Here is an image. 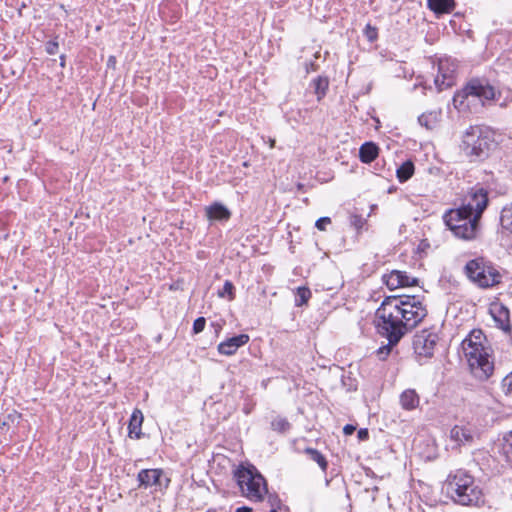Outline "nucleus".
Instances as JSON below:
<instances>
[{"instance_id": "1", "label": "nucleus", "mask_w": 512, "mask_h": 512, "mask_svg": "<svg viewBox=\"0 0 512 512\" xmlns=\"http://www.w3.org/2000/svg\"><path fill=\"white\" fill-rule=\"evenodd\" d=\"M416 296H406L405 300L387 297L376 310L377 331L397 345L401 338L416 327Z\"/></svg>"}, {"instance_id": "2", "label": "nucleus", "mask_w": 512, "mask_h": 512, "mask_svg": "<svg viewBox=\"0 0 512 512\" xmlns=\"http://www.w3.org/2000/svg\"><path fill=\"white\" fill-rule=\"evenodd\" d=\"M488 191L483 187H473L457 209L448 211L444 221L453 234L464 240L476 237L479 220L488 205Z\"/></svg>"}, {"instance_id": "3", "label": "nucleus", "mask_w": 512, "mask_h": 512, "mask_svg": "<svg viewBox=\"0 0 512 512\" xmlns=\"http://www.w3.org/2000/svg\"><path fill=\"white\" fill-rule=\"evenodd\" d=\"M486 338L481 330H473L462 341L461 347L471 373L479 380H487L494 371L491 349L484 345Z\"/></svg>"}, {"instance_id": "4", "label": "nucleus", "mask_w": 512, "mask_h": 512, "mask_svg": "<svg viewBox=\"0 0 512 512\" xmlns=\"http://www.w3.org/2000/svg\"><path fill=\"white\" fill-rule=\"evenodd\" d=\"M445 489L451 499L463 506H479L484 503V495L474 478L463 470L449 474Z\"/></svg>"}, {"instance_id": "5", "label": "nucleus", "mask_w": 512, "mask_h": 512, "mask_svg": "<svg viewBox=\"0 0 512 512\" xmlns=\"http://www.w3.org/2000/svg\"><path fill=\"white\" fill-rule=\"evenodd\" d=\"M233 479L236 481L242 494L253 502H262L268 493V484L260 471L251 463H240L233 470Z\"/></svg>"}, {"instance_id": "6", "label": "nucleus", "mask_w": 512, "mask_h": 512, "mask_svg": "<svg viewBox=\"0 0 512 512\" xmlns=\"http://www.w3.org/2000/svg\"><path fill=\"white\" fill-rule=\"evenodd\" d=\"M493 146V134L487 127L471 126L463 135L462 149L472 160L486 158Z\"/></svg>"}, {"instance_id": "7", "label": "nucleus", "mask_w": 512, "mask_h": 512, "mask_svg": "<svg viewBox=\"0 0 512 512\" xmlns=\"http://www.w3.org/2000/svg\"><path fill=\"white\" fill-rule=\"evenodd\" d=\"M497 94L500 95L487 80L475 78L454 95L453 105L458 110H466L469 108L470 98H478L484 104L485 101L496 99Z\"/></svg>"}, {"instance_id": "8", "label": "nucleus", "mask_w": 512, "mask_h": 512, "mask_svg": "<svg viewBox=\"0 0 512 512\" xmlns=\"http://www.w3.org/2000/svg\"><path fill=\"white\" fill-rule=\"evenodd\" d=\"M467 277L481 288H489L500 283L501 275L496 268L483 258L470 260L465 266Z\"/></svg>"}, {"instance_id": "9", "label": "nucleus", "mask_w": 512, "mask_h": 512, "mask_svg": "<svg viewBox=\"0 0 512 512\" xmlns=\"http://www.w3.org/2000/svg\"><path fill=\"white\" fill-rule=\"evenodd\" d=\"M426 64H432L433 72L431 76L438 91H442L454 85L457 73V63L455 60L444 58L439 59L436 63L435 61L427 59Z\"/></svg>"}, {"instance_id": "10", "label": "nucleus", "mask_w": 512, "mask_h": 512, "mask_svg": "<svg viewBox=\"0 0 512 512\" xmlns=\"http://www.w3.org/2000/svg\"><path fill=\"white\" fill-rule=\"evenodd\" d=\"M138 488H152L154 492H164L168 489L171 479L161 468L142 469L137 474Z\"/></svg>"}, {"instance_id": "11", "label": "nucleus", "mask_w": 512, "mask_h": 512, "mask_svg": "<svg viewBox=\"0 0 512 512\" xmlns=\"http://www.w3.org/2000/svg\"><path fill=\"white\" fill-rule=\"evenodd\" d=\"M250 340V337L248 334L242 333L238 335H234L225 341L221 342L217 350L219 354L226 355V356H232L234 355L237 350L247 344Z\"/></svg>"}, {"instance_id": "12", "label": "nucleus", "mask_w": 512, "mask_h": 512, "mask_svg": "<svg viewBox=\"0 0 512 512\" xmlns=\"http://www.w3.org/2000/svg\"><path fill=\"white\" fill-rule=\"evenodd\" d=\"M382 280L390 290L405 286H416V278L410 279L405 272L398 270H393L389 274H384Z\"/></svg>"}, {"instance_id": "13", "label": "nucleus", "mask_w": 512, "mask_h": 512, "mask_svg": "<svg viewBox=\"0 0 512 512\" xmlns=\"http://www.w3.org/2000/svg\"><path fill=\"white\" fill-rule=\"evenodd\" d=\"M205 216L213 222L226 223L230 220L232 213L223 203L215 201L205 208Z\"/></svg>"}, {"instance_id": "14", "label": "nucleus", "mask_w": 512, "mask_h": 512, "mask_svg": "<svg viewBox=\"0 0 512 512\" xmlns=\"http://www.w3.org/2000/svg\"><path fill=\"white\" fill-rule=\"evenodd\" d=\"M478 436L477 430L472 425H455L450 432L452 440L458 444H472Z\"/></svg>"}, {"instance_id": "15", "label": "nucleus", "mask_w": 512, "mask_h": 512, "mask_svg": "<svg viewBox=\"0 0 512 512\" xmlns=\"http://www.w3.org/2000/svg\"><path fill=\"white\" fill-rule=\"evenodd\" d=\"M143 421L144 415L142 411L139 408H135L128 422L129 438L139 440L145 437V433L142 432Z\"/></svg>"}, {"instance_id": "16", "label": "nucleus", "mask_w": 512, "mask_h": 512, "mask_svg": "<svg viewBox=\"0 0 512 512\" xmlns=\"http://www.w3.org/2000/svg\"><path fill=\"white\" fill-rule=\"evenodd\" d=\"M438 336L435 333L423 330L418 334V346L422 344V352H418V356L431 357L434 347L437 343Z\"/></svg>"}, {"instance_id": "17", "label": "nucleus", "mask_w": 512, "mask_h": 512, "mask_svg": "<svg viewBox=\"0 0 512 512\" xmlns=\"http://www.w3.org/2000/svg\"><path fill=\"white\" fill-rule=\"evenodd\" d=\"M379 146L372 141L364 142L359 148V159L362 163L369 164L379 155Z\"/></svg>"}, {"instance_id": "18", "label": "nucleus", "mask_w": 512, "mask_h": 512, "mask_svg": "<svg viewBox=\"0 0 512 512\" xmlns=\"http://www.w3.org/2000/svg\"><path fill=\"white\" fill-rule=\"evenodd\" d=\"M329 83V77L325 75H319L311 81L310 87L313 89L318 101H321L326 96L329 90Z\"/></svg>"}, {"instance_id": "19", "label": "nucleus", "mask_w": 512, "mask_h": 512, "mask_svg": "<svg viewBox=\"0 0 512 512\" xmlns=\"http://www.w3.org/2000/svg\"><path fill=\"white\" fill-rule=\"evenodd\" d=\"M303 453L307 455V457L311 461L316 462L323 473H327L329 463L326 456L323 453L312 447H306L303 450Z\"/></svg>"}, {"instance_id": "20", "label": "nucleus", "mask_w": 512, "mask_h": 512, "mask_svg": "<svg viewBox=\"0 0 512 512\" xmlns=\"http://www.w3.org/2000/svg\"><path fill=\"white\" fill-rule=\"evenodd\" d=\"M415 172L414 162L411 159L402 162L396 169V176L399 182L404 183L409 180Z\"/></svg>"}, {"instance_id": "21", "label": "nucleus", "mask_w": 512, "mask_h": 512, "mask_svg": "<svg viewBox=\"0 0 512 512\" xmlns=\"http://www.w3.org/2000/svg\"><path fill=\"white\" fill-rule=\"evenodd\" d=\"M399 403L403 410H414L416 408V390L411 388L404 390L399 397Z\"/></svg>"}, {"instance_id": "22", "label": "nucleus", "mask_w": 512, "mask_h": 512, "mask_svg": "<svg viewBox=\"0 0 512 512\" xmlns=\"http://www.w3.org/2000/svg\"><path fill=\"white\" fill-rule=\"evenodd\" d=\"M429 8L436 14L450 13L454 7V0H428Z\"/></svg>"}, {"instance_id": "23", "label": "nucleus", "mask_w": 512, "mask_h": 512, "mask_svg": "<svg viewBox=\"0 0 512 512\" xmlns=\"http://www.w3.org/2000/svg\"><path fill=\"white\" fill-rule=\"evenodd\" d=\"M440 116L439 111H431L418 117V123L426 129L432 130L438 125Z\"/></svg>"}, {"instance_id": "24", "label": "nucleus", "mask_w": 512, "mask_h": 512, "mask_svg": "<svg viewBox=\"0 0 512 512\" xmlns=\"http://www.w3.org/2000/svg\"><path fill=\"white\" fill-rule=\"evenodd\" d=\"M490 312L494 318V320L502 327L508 323L509 321V311L502 305H493L490 309Z\"/></svg>"}, {"instance_id": "25", "label": "nucleus", "mask_w": 512, "mask_h": 512, "mask_svg": "<svg viewBox=\"0 0 512 512\" xmlns=\"http://www.w3.org/2000/svg\"><path fill=\"white\" fill-rule=\"evenodd\" d=\"M312 296L311 290L306 286H300L295 291V306L307 305Z\"/></svg>"}, {"instance_id": "26", "label": "nucleus", "mask_w": 512, "mask_h": 512, "mask_svg": "<svg viewBox=\"0 0 512 512\" xmlns=\"http://www.w3.org/2000/svg\"><path fill=\"white\" fill-rule=\"evenodd\" d=\"M271 429L280 434L287 433L292 425L285 417L277 416L270 423Z\"/></svg>"}, {"instance_id": "27", "label": "nucleus", "mask_w": 512, "mask_h": 512, "mask_svg": "<svg viewBox=\"0 0 512 512\" xmlns=\"http://www.w3.org/2000/svg\"><path fill=\"white\" fill-rule=\"evenodd\" d=\"M500 223L503 229L512 232V203L502 209Z\"/></svg>"}, {"instance_id": "28", "label": "nucleus", "mask_w": 512, "mask_h": 512, "mask_svg": "<svg viewBox=\"0 0 512 512\" xmlns=\"http://www.w3.org/2000/svg\"><path fill=\"white\" fill-rule=\"evenodd\" d=\"M218 296L220 298H227L229 301H232L236 298V289L232 281L226 280L222 289L218 291Z\"/></svg>"}, {"instance_id": "29", "label": "nucleus", "mask_w": 512, "mask_h": 512, "mask_svg": "<svg viewBox=\"0 0 512 512\" xmlns=\"http://www.w3.org/2000/svg\"><path fill=\"white\" fill-rule=\"evenodd\" d=\"M267 506L269 510L263 512H278L283 505L279 495L277 493H267Z\"/></svg>"}, {"instance_id": "30", "label": "nucleus", "mask_w": 512, "mask_h": 512, "mask_svg": "<svg viewBox=\"0 0 512 512\" xmlns=\"http://www.w3.org/2000/svg\"><path fill=\"white\" fill-rule=\"evenodd\" d=\"M367 220L362 216L358 214H351L350 215V225L355 228L357 233H360L361 230L366 226Z\"/></svg>"}, {"instance_id": "31", "label": "nucleus", "mask_w": 512, "mask_h": 512, "mask_svg": "<svg viewBox=\"0 0 512 512\" xmlns=\"http://www.w3.org/2000/svg\"><path fill=\"white\" fill-rule=\"evenodd\" d=\"M256 406V401L251 395H243V406L242 411L245 415H249L252 413Z\"/></svg>"}, {"instance_id": "32", "label": "nucleus", "mask_w": 512, "mask_h": 512, "mask_svg": "<svg viewBox=\"0 0 512 512\" xmlns=\"http://www.w3.org/2000/svg\"><path fill=\"white\" fill-rule=\"evenodd\" d=\"M364 36L369 42H374L378 38V29L371 24H367L363 30Z\"/></svg>"}, {"instance_id": "33", "label": "nucleus", "mask_w": 512, "mask_h": 512, "mask_svg": "<svg viewBox=\"0 0 512 512\" xmlns=\"http://www.w3.org/2000/svg\"><path fill=\"white\" fill-rule=\"evenodd\" d=\"M431 493H432V488L429 485L418 481V497H421V494H422L423 497L425 498V501H430Z\"/></svg>"}, {"instance_id": "34", "label": "nucleus", "mask_w": 512, "mask_h": 512, "mask_svg": "<svg viewBox=\"0 0 512 512\" xmlns=\"http://www.w3.org/2000/svg\"><path fill=\"white\" fill-rule=\"evenodd\" d=\"M206 326V319L204 317H198L193 322L192 335L201 333Z\"/></svg>"}, {"instance_id": "35", "label": "nucleus", "mask_w": 512, "mask_h": 512, "mask_svg": "<svg viewBox=\"0 0 512 512\" xmlns=\"http://www.w3.org/2000/svg\"><path fill=\"white\" fill-rule=\"evenodd\" d=\"M58 49H59V43L56 38L47 41L45 44V51L49 55H55L58 52Z\"/></svg>"}, {"instance_id": "36", "label": "nucleus", "mask_w": 512, "mask_h": 512, "mask_svg": "<svg viewBox=\"0 0 512 512\" xmlns=\"http://www.w3.org/2000/svg\"><path fill=\"white\" fill-rule=\"evenodd\" d=\"M22 417L21 413L13 410L11 413L7 414L2 422V426H8L10 422H15Z\"/></svg>"}, {"instance_id": "37", "label": "nucleus", "mask_w": 512, "mask_h": 512, "mask_svg": "<svg viewBox=\"0 0 512 512\" xmlns=\"http://www.w3.org/2000/svg\"><path fill=\"white\" fill-rule=\"evenodd\" d=\"M502 390L505 392V394L512 393V372L502 380Z\"/></svg>"}, {"instance_id": "38", "label": "nucleus", "mask_w": 512, "mask_h": 512, "mask_svg": "<svg viewBox=\"0 0 512 512\" xmlns=\"http://www.w3.org/2000/svg\"><path fill=\"white\" fill-rule=\"evenodd\" d=\"M331 224V218L330 217H320L319 219L316 220L315 222V227L319 230V231H325L326 230V226Z\"/></svg>"}, {"instance_id": "39", "label": "nucleus", "mask_w": 512, "mask_h": 512, "mask_svg": "<svg viewBox=\"0 0 512 512\" xmlns=\"http://www.w3.org/2000/svg\"><path fill=\"white\" fill-rule=\"evenodd\" d=\"M506 441V454L512 460V431L505 437Z\"/></svg>"}, {"instance_id": "40", "label": "nucleus", "mask_w": 512, "mask_h": 512, "mask_svg": "<svg viewBox=\"0 0 512 512\" xmlns=\"http://www.w3.org/2000/svg\"><path fill=\"white\" fill-rule=\"evenodd\" d=\"M394 345H391L390 342L388 341V344L386 346H382L380 347L378 350H377V354L379 355V357L381 359H384L385 356H387L390 351H391V348L393 347Z\"/></svg>"}, {"instance_id": "41", "label": "nucleus", "mask_w": 512, "mask_h": 512, "mask_svg": "<svg viewBox=\"0 0 512 512\" xmlns=\"http://www.w3.org/2000/svg\"><path fill=\"white\" fill-rule=\"evenodd\" d=\"M357 438L359 441H367L369 439V430L367 428H360L357 431Z\"/></svg>"}, {"instance_id": "42", "label": "nucleus", "mask_w": 512, "mask_h": 512, "mask_svg": "<svg viewBox=\"0 0 512 512\" xmlns=\"http://www.w3.org/2000/svg\"><path fill=\"white\" fill-rule=\"evenodd\" d=\"M319 68L320 66L314 61H310L305 64L306 73L316 72Z\"/></svg>"}, {"instance_id": "43", "label": "nucleus", "mask_w": 512, "mask_h": 512, "mask_svg": "<svg viewBox=\"0 0 512 512\" xmlns=\"http://www.w3.org/2000/svg\"><path fill=\"white\" fill-rule=\"evenodd\" d=\"M428 448H429V453L425 456V459L426 460H431V459H434L436 457V446L434 444V442L432 444H428Z\"/></svg>"}, {"instance_id": "44", "label": "nucleus", "mask_w": 512, "mask_h": 512, "mask_svg": "<svg viewBox=\"0 0 512 512\" xmlns=\"http://www.w3.org/2000/svg\"><path fill=\"white\" fill-rule=\"evenodd\" d=\"M356 431V426L353 424H346L343 427V433L346 436H351Z\"/></svg>"}, {"instance_id": "45", "label": "nucleus", "mask_w": 512, "mask_h": 512, "mask_svg": "<svg viewBox=\"0 0 512 512\" xmlns=\"http://www.w3.org/2000/svg\"><path fill=\"white\" fill-rule=\"evenodd\" d=\"M116 64H117L116 56L110 55L108 57V60H107V63H106L107 68L115 70L116 69Z\"/></svg>"}, {"instance_id": "46", "label": "nucleus", "mask_w": 512, "mask_h": 512, "mask_svg": "<svg viewBox=\"0 0 512 512\" xmlns=\"http://www.w3.org/2000/svg\"><path fill=\"white\" fill-rule=\"evenodd\" d=\"M418 321L421 320L420 318H424L426 316V313L424 312V309L421 307V303L418 302Z\"/></svg>"}, {"instance_id": "47", "label": "nucleus", "mask_w": 512, "mask_h": 512, "mask_svg": "<svg viewBox=\"0 0 512 512\" xmlns=\"http://www.w3.org/2000/svg\"><path fill=\"white\" fill-rule=\"evenodd\" d=\"M211 326L215 329L216 335H218L220 333V331L222 330V325L217 322H212Z\"/></svg>"}, {"instance_id": "48", "label": "nucleus", "mask_w": 512, "mask_h": 512, "mask_svg": "<svg viewBox=\"0 0 512 512\" xmlns=\"http://www.w3.org/2000/svg\"><path fill=\"white\" fill-rule=\"evenodd\" d=\"M235 512H253V509L248 506L238 507Z\"/></svg>"}, {"instance_id": "49", "label": "nucleus", "mask_w": 512, "mask_h": 512, "mask_svg": "<svg viewBox=\"0 0 512 512\" xmlns=\"http://www.w3.org/2000/svg\"><path fill=\"white\" fill-rule=\"evenodd\" d=\"M60 66H61L62 68H64V67L66 66V55H65V54H62V55L60 56Z\"/></svg>"}, {"instance_id": "50", "label": "nucleus", "mask_w": 512, "mask_h": 512, "mask_svg": "<svg viewBox=\"0 0 512 512\" xmlns=\"http://www.w3.org/2000/svg\"><path fill=\"white\" fill-rule=\"evenodd\" d=\"M278 512H291V511L288 506L283 504Z\"/></svg>"}, {"instance_id": "51", "label": "nucleus", "mask_w": 512, "mask_h": 512, "mask_svg": "<svg viewBox=\"0 0 512 512\" xmlns=\"http://www.w3.org/2000/svg\"><path fill=\"white\" fill-rule=\"evenodd\" d=\"M412 348L414 350V354H416V335L412 338Z\"/></svg>"}, {"instance_id": "52", "label": "nucleus", "mask_w": 512, "mask_h": 512, "mask_svg": "<svg viewBox=\"0 0 512 512\" xmlns=\"http://www.w3.org/2000/svg\"><path fill=\"white\" fill-rule=\"evenodd\" d=\"M297 188H298V190H301V191H302V190L304 189V185H303V184H301V183H299V184L297 185Z\"/></svg>"}, {"instance_id": "53", "label": "nucleus", "mask_w": 512, "mask_h": 512, "mask_svg": "<svg viewBox=\"0 0 512 512\" xmlns=\"http://www.w3.org/2000/svg\"><path fill=\"white\" fill-rule=\"evenodd\" d=\"M206 512H216L215 508H209Z\"/></svg>"}, {"instance_id": "54", "label": "nucleus", "mask_w": 512, "mask_h": 512, "mask_svg": "<svg viewBox=\"0 0 512 512\" xmlns=\"http://www.w3.org/2000/svg\"><path fill=\"white\" fill-rule=\"evenodd\" d=\"M331 479H326V485L328 486L330 484Z\"/></svg>"}, {"instance_id": "55", "label": "nucleus", "mask_w": 512, "mask_h": 512, "mask_svg": "<svg viewBox=\"0 0 512 512\" xmlns=\"http://www.w3.org/2000/svg\"><path fill=\"white\" fill-rule=\"evenodd\" d=\"M314 56H315V58H318L320 56L319 52H316Z\"/></svg>"}, {"instance_id": "56", "label": "nucleus", "mask_w": 512, "mask_h": 512, "mask_svg": "<svg viewBox=\"0 0 512 512\" xmlns=\"http://www.w3.org/2000/svg\"><path fill=\"white\" fill-rule=\"evenodd\" d=\"M390 310L393 311L394 313H396L395 308L393 306L390 308Z\"/></svg>"}, {"instance_id": "57", "label": "nucleus", "mask_w": 512, "mask_h": 512, "mask_svg": "<svg viewBox=\"0 0 512 512\" xmlns=\"http://www.w3.org/2000/svg\"><path fill=\"white\" fill-rule=\"evenodd\" d=\"M243 166L247 167L248 166V162H244Z\"/></svg>"}, {"instance_id": "58", "label": "nucleus", "mask_w": 512, "mask_h": 512, "mask_svg": "<svg viewBox=\"0 0 512 512\" xmlns=\"http://www.w3.org/2000/svg\"><path fill=\"white\" fill-rule=\"evenodd\" d=\"M419 78H420V77L418 76V79H419ZM419 85H422V82H420V81L418 80V86H419Z\"/></svg>"}, {"instance_id": "59", "label": "nucleus", "mask_w": 512, "mask_h": 512, "mask_svg": "<svg viewBox=\"0 0 512 512\" xmlns=\"http://www.w3.org/2000/svg\"><path fill=\"white\" fill-rule=\"evenodd\" d=\"M2 91V88L0 87V92Z\"/></svg>"}]
</instances>
